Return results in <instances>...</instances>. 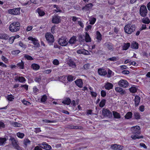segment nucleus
<instances>
[{
    "mask_svg": "<svg viewBox=\"0 0 150 150\" xmlns=\"http://www.w3.org/2000/svg\"><path fill=\"white\" fill-rule=\"evenodd\" d=\"M93 6L91 3H89L86 5V6L82 8V9L85 11H87L91 8Z\"/></svg>",
    "mask_w": 150,
    "mask_h": 150,
    "instance_id": "dca6fc26",
    "label": "nucleus"
},
{
    "mask_svg": "<svg viewBox=\"0 0 150 150\" xmlns=\"http://www.w3.org/2000/svg\"><path fill=\"white\" fill-rule=\"evenodd\" d=\"M20 52V51L19 50H16L12 51V53L13 54L17 55Z\"/></svg>",
    "mask_w": 150,
    "mask_h": 150,
    "instance_id": "4d7b16f0",
    "label": "nucleus"
},
{
    "mask_svg": "<svg viewBox=\"0 0 150 150\" xmlns=\"http://www.w3.org/2000/svg\"><path fill=\"white\" fill-rule=\"evenodd\" d=\"M134 117L136 119H139L140 118V114L137 112H135L134 113Z\"/></svg>",
    "mask_w": 150,
    "mask_h": 150,
    "instance_id": "79ce46f5",
    "label": "nucleus"
},
{
    "mask_svg": "<svg viewBox=\"0 0 150 150\" xmlns=\"http://www.w3.org/2000/svg\"><path fill=\"white\" fill-rule=\"evenodd\" d=\"M96 38L98 40V42H100L102 39V35L98 31L96 32Z\"/></svg>",
    "mask_w": 150,
    "mask_h": 150,
    "instance_id": "b1692460",
    "label": "nucleus"
},
{
    "mask_svg": "<svg viewBox=\"0 0 150 150\" xmlns=\"http://www.w3.org/2000/svg\"><path fill=\"white\" fill-rule=\"evenodd\" d=\"M142 22L146 24H149L150 22V21L148 17L143 18L142 20Z\"/></svg>",
    "mask_w": 150,
    "mask_h": 150,
    "instance_id": "c85d7f7f",
    "label": "nucleus"
},
{
    "mask_svg": "<svg viewBox=\"0 0 150 150\" xmlns=\"http://www.w3.org/2000/svg\"><path fill=\"white\" fill-rule=\"evenodd\" d=\"M16 80L18 81H19L21 83H23L25 81V79L23 77L21 76L18 77L16 79Z\"/></svg>",
    "mask_w": 150,
    "mask_h": 150,
    "instance_id": "4c0bfd02",
    "label": "nucleus"
},
{
    "mask_svg": "<svg viewBox=\"0 0 150 150\" xmlns=\"http://www.w3.org/2000/svg\"><path fill=\"white\" fill-rule=\"evenodd\" d=\"M60 21V17L57 16H54L52 19V22L55 24L59 23Z\"/></svg>",
    "mask_w": 150,
    "mask_h": 150,
    "instance_id": "f8f14e48",
    "label": "nucleus"
},
{
    "mask_svg": "<svg viewBox=\"0 0 150 150\" xmlns=\"http://www.w3.org/2000/svg\"><path fill=\"white\" fill-rule=\"evenodd\" d=\"M9 38L8 36L5 34H0V39L7 40Z\"/></svg>",
    "mask_w": 150,
    "mask_h": 150,
    "instance_id": "473e14b6",
    "label": "nucleus"
},
{
    "mask_svg": "<svg viewBox=\"0 0 150 150\" xmlns=\"http://www.w3.org/2000/svg\"><path fill=\"white\" fill-rule=\"evenodd\" d=\"M53 64L55 65H58L59 64V62L58 60L57 59H54L53 62Z\"/></svg>",
    "mask_w": 150,
    "mask_h": 150,
    "instance_id": "774afa93",
    "label": "nucleus"
},
{
    "mask_svg": "<svg viewBox=\"0 0 150 150\" xmlns=\"http://www.w3.org/2000/svg\"><path fill=\"white\" fill-rule=\"evenodd\" d=\"M101 96L103 97H104L106 96V93L105 91L104 90H102L101 92Z\"/></svg>",
    "mask_w": 150,
    "mask_h": 150,
    "instance_id": "e2e57ef3",
    "label": "nucleus"
},
{
    "mask_svg": "<svg viewBox=\"0 0 150 150\" xmlns=\"http://www.w3.org/2000/svg\"><path fill=\"white\" fill-rule=\"evenodd\" d=\"M66 128L69 129H79V127L77 126H74L73 125H68L66 126Z\"/></svg>",
    "mask_w": 150,
    "mask_h": 150,
    "instance_id": "e433bc0d",
    "label": "nucleus"
},
{
    "mask_svg": "<svg viewBox=\"0 0 150 150\" xmlns=\"http://www.w3.org/2000/svg\"><path fill=\"white\" fill-rule=\"evenodd\" d=\"M130 46L129 43H125L123 46V50H127Z\"/></svg>",
    "mask_w": 150,
    "mask_h": 150,
    "instance_id": "58836bf2",
    "label": "nucleus"
},
{
    "mask_svg": "<svg viewBox=\"0 0 150 150\" xmlns=\"http://www.w3.org/2000/svg\"><path fill=\"white\" fill-rule=\"evenodd\" d=\"M6 139L5 138H0V144L2 145L6 141Z\"/></svg>",
    "mask_w": 150,
    "mask_h": 150,
    "instance_id": "603ef678",
    "label": "nucleus"
},
{
    "mask_svg": "<svg viewBox=\"0 0 150 150\" xmlns=\"http://www.w3.org/2000/svg\"><path fill=\"white\" fill-rule=\"evenodd\" d=\"M113 115L115 118L119 119L121 118V116L119 113L117 112L113 111Z\"/></svg>",
    "mask_w": 150,
    "mask_h": 150,
    "instance_id": "2f4dec72",
    "label": "nucleus"
},
{
    "mask_svg": "<svg viewBox=\"0 0 150 150\" xmlns=\"http://www.w3.org/2000/svg\"><path fill=\"white\" fill-rule=\"evenodd\" d=\"M39 15L40 16H42L45 14V13L43 11L40 10L38 12Z\"/></svg>",
    "mask_w": 150,
    "mask_h": 150,
    "instance_id": "0e129e2a",
    "label": "nucleus"
},
{
    "mask_svg": "<svg viewBox=\"0 0 150 150\" xmlns=\"http://www.w3.org/2000/svg\"><path fill=\"white\" fill-rule=\"evenodd\" d=\"M67 39L64 37H62L58 40L59 44L62 46H65L68 44V42Z\"/></svg>",
    "mask_w": 150,
    "mask_h": 150,
    "instance_id": "39448f33",
    "label": "nucleus"
},
{
    "mask_svg": "<svg viewBox=\"0 0 150 150\" xmlns=\"http://www.w3.org/2000/svg\"><path fill=\"white\" fill-rule=\"evenodd\" d=\"M45 37L49 43L51 44L54 42L53 35L50 33H47L45 35Z\"/></svg>",
    "mask_w": 150,
    "mask_h": 150,
    "instance_id": "20e7f679",
    "label": "nucleus"
},
{
    "mask_svg": "<svg viewBox=\"0 0 150 150\" xmlns=\"http://www.w3.org/2000/svg\"><path fill=\"white\" fill-rule=\"evenodd\" d=\"M18 67L20 69H24V63L22 60L21 62H19L17 64Z\"/></svg>",
    "mask_w": 150,
    "mask_h": 150,
    "instance_id": "72a5a7b5",
    "label": "nucleus"
},
{
    "mask_svg": "<svg viewBox=\"0 0 150 150\" xmlns=\"http://www.w3.org/2000/svg\"><path fill=\"white\" fill-rule=\"evenodd\" d=\"M28 39L29 40L32 41L33 44L37 47H39L40 46V44L38 40L35 38H33L32 37H29Z\"/></svg>",
    "mask_w": 150,
    "mask_h": 150,
    "instance_id": "9b49d317",
    "label": "nucleus"
},
{
    "mask_svg": "<svg viewBox=\"0 0 150 150\" xmlns=\"http://www.w3.org/2000/svg\"><path fill=\"white\" fill-rule=\"evenodd\" d=\"M69 64L70 66L72 67H76V64L75 62L71 60L69 61Z\"/></svg>",
    "mask_w": 150,
    "mask_h": 150,
    "instance_id": "37998d69",
    "label": "nucleus"
},
{
    "mask_svg": "<svg viewBox=\"0 0 150 150\" xmlns=\"http://www.w3.org/2000/svg\"><path fill=\"white\" fill-rule=\"evenodd\" d=\"M130 92L132 93H135L137 92V88L135 87H131L129 89Z\"/></svg>",
    "mask_w": 150,
    "mask_h": 150,
    "instance_id": "de8ad7c7",
    "label": "nucleus"
},
{
    "mask_svg": "<svg viewBox=\"0 0 150 150\" xmlns=\"http://www.w3.org/2000/svg\"><path fill=\"white\" fill-rule=\"evenodd\" d=\"M125 32L127 34H131L135 30L134 25L128 24L125 25L124 28Z\"/></svg>",
    "mask_w": 150,
    "mask_h": 150,
    "instance_id": "f257e3e1",
    "label": "nucleus"
},
{
    "mask_svg": "<svg viewBox=\"0 0 150 150\" xmlns=\"http://www.w3.org/2000/svg\"><path fill=\"white\" fill-rule=\"evenodd\" d=\"M31 67L34 70H37L39 69L40 67L38 64L34 63L32 64Z\"/></svg>",
    "mask_w": 150,
    "mask_h": 150,
    "instance_id": "cd10ccee",
    "label": "nucleus"
},
{
    "mask_svg": "<svg viewBox=\"0 0 150 150\" xmlns=\"http://www.w3.org/2000/svg\"><path fill=\"white\" fill-rule=\"evenodd\" d=\"M31 3L36 4L37 3L36 1V0H30V1H28L27 3H24L23 4L24 5L30 4Z\"/></svg>",
    "mask_w": 150,
    "mask_h": 150,
    "instance_id": "a19ab883",
    "label": "nucleus"
},
{
    "mask_svg": "<svg viewBox=\"0 0 150 150\" xmlns=\"http://www.w3.org/2000/svg\"><path fill=\"white\" fill-rule=\"evenodd\" d=\"M111 147L114 150H121L122 149L123 146L115 144L112 145Z\"/></svg>",
    "mask_w": 150,
    "mask_h": 150,
    "instance_id": "ddd939ff",
    "label": "nucleus"
},
{
    "mask_svg": "<svg viewBox=\"0 0 150 150\" xmlns=\"http://www.w3.org/2000/svg\"><path fill=\"white\" fill-rule=\"evenodd\" d=\"M22 102L23 103L24 105H30V102L25 100H22Z\"/></svg>",
    "mask_w": 150,
    "mask_h": 150,
    "instance_id": "052dcab7",
    "label": "nucleus"
},
{
    "mask_svg": "<svg viewBox=\"0 0 150 150\" xmlns=\"http://www.w3.org/2000/svg\"><path fill=\"white\" fill-rule=\"evenodd\" d=\"M12 125L13 126L15 127H21V124L17 122H14Z\"/></svg>",
    "mask_w": 150,
    "mask_h": 150,
    "instance_id": "864d4df0",
    "label": "nucleus"
},
{
    "mask_svg": "<svg viewBox=\"0 0 150 150\" xmlns=\"http://www.w3.org/2000/svg\"><path fill=\"white\" fill-rule=\"evenodd\" d=\"M42 148L47 150H50L52 148L50 145H48L46 143L43 142L42 144Z\"/></svg>",
    "mask_w": 150,
    "mask_h": 150,
    "instance_id": "f3484780",
    "label": "nucleus"
},
{
    "mask_svg": "<svg viewBox=\"0 0 150 150\" xmlns=\"http://www.w3.org/2000/svg\"><path fill=\"white\" fill-rule=\"evenodd\" d=\"M140 127L139 126H137L132 127L131 128L132 133L133 134H140Z\"/></svg>",
    "mask_w": 150,
    "mask_h": 150,
    "instance_id": "1a4fd4ad",
    "label": "nucleus"
},
{
    "mask_svg": "<svg viewBox=\"0 0 150 150\" xmlns=\"http://www.w3.org/2000/svg\"><path fill=\"white\" fill-rule=\"evenodd\" d=\"M90 92L91 95L93 97H96L97 96V93L95 92L91 91Z\"/></svg>",
    "mask_w": 150,
    "mask_h": 150,
    "instance_id": "bf43d9fd",
    "label": "nucleus"
},
{
    "mask_svg": "<svg viewBox=\"0 0 150 150\" xmlns=\"http://www.w3.org/2000/svg\"><path fill=\"white\" fill-rule=\"evenodd\" d=\"M75 83L76 85L79 87H82L83 86V82L82 79H79L78 80H76Z\"/></svg>",
    "mask_w": 150,
    "mask_h": 150,
    "instance_id": "412c9836",
    "label": "nucleus"
},
{
    "mask_svg": "<svg viewBox=\"0 0 150 150\" xmlns=\"http://www.w3.org/2000/svg\"><path fill=\"white\" fill-rule=\"evenodd\" d=\"M20 8H16L13 9H10L8 10V11L9 13L11 14L17 15L20 13Z\"/></svg>",
    "mask_w": 150,
    "mask_h": 150,
    "instance_id": "0eeeda50",
    "label": "nucleus"
},
{
    "mask_svg": "<svg viewBox=\"0 0 150 150\" xmlns=\"http://www.w3.org/2000/svg\"><path fill=\"white\" fill-rule=\"evenodd\" d=\"M115 90L117 92L121 94H124L125 92V91L123 90L122 88L119 87H116Z\"/></svg>",
    "mask_w": 150,
    "mask_h": 150,
    "instance_id": "6ab92c4d",
    "label": "nucleus"
},
{
    "mask_svg": "<svg viewBox=\"0 0 150 150\" xmlns=\"http://www.w3.org/2000/svg\"><path fill=\"white\" fill-rule=\"evenodd\" d=\"M137 134H132L131 136V137L133 139L135 140L136 139H139L143 138V136H138Z\"/></svg>",
    "mask_w": 150,
    "mask_h": 150,
    "instance_id": "bb28decb",
    "label": "nucleus"
},
{
    "mask_svg": "<svg viewBox=\"0 0 150 150\" xmlns=\"http://www.w3.org/2000/svg\"><path fill=\"white\" fill-rule=\"evenodd\" d=\"M17 136L20 138H23L24 136V134L20 132H18L17 133Z\"/></svg>",
    "mask_w": 150,
    "mask_h": 150,
    "instance_id": "09e8293b",
    "label": "nucleus"
},
{
    "mask_svg": "<svg viewBox=\"0 0 150 150\" xmlns=\"http://www.w3.org/2000/svg\"><path fill=\"white\" fill-rule=\"evenodd\" d=\"M132 116V113L131 112H128L125 116V118L129 119L131 118Z\"/></svg>",
    "mask_w": 150,
    "mask_h": 150,
    "instance_id": "c9c22d12",
    "label": "nucleus"
},
{
    "mask_svg": "<svg viewBox=\"0 0 150 150\" xmlns=\"http://www.w3.org/2000/svg\"><path fill=\"white\" fill-rule=\"evenodd\" d=\"M85 40L86 42H89L91 41V38L87 32H86L85 33Z\"/></svg>",
    "mask_w": 150,
    "mask_h": 150,
    "instance_id": "4be33fe9",
    "label": "nucleus"
},
{
    "mask_svg": "<svg viewBox=\"0 0 150 150\" xmlns=\"http://www.w3.org/2000/svg\"><path fill=\"white\" fill-rule=\"evenodd\" d=\"M73 77L71 75H69L67 76V80L69 81H71L73 80Z\"/></svg>",
    "mask_w": 150,
    "mask_h": 150,
    "instance_id": "680f3d73",
    "label": "nucleus"
},
{
    "mask_svg": "<svg viewBox=\"0 0 150 150\" xmlns=\"http://www.w3.org/2000/svg\"><path fill=\"white\" fill-rule=\"evenodd\" d=\"M30 141L28 139H25L23 140V144L25 147L30 144Z\"/></svg>",
    "mask_w": 150,
    "mask_h": 150,
    "instance_id": "f704fd0d",
    "label": "nucleus"
},
{
    "mask_svg": "<svg viewBox=\"0 0 150 150\" xmlns=\"http://www.w3.org/2000/svg\"><path fill=\"white\" fill-rule=\"evenodd\" d=\"M146 28V25L145 24H143L142 27L139 29L140 31H141L145 29Z\"/></svg>",
    "mask_w": 150,
    "mask_h": 150,
    "instance_id": "69168bd1",
    "label": "nucleus"
},
{
    "mask_svg": "<svg viewBox=\"0 0 150 150\" xmlns=\"http://www.w3.org/2000/svg\"><path fill=\"white\" fill-rule=\"evenodd\" d=\"M104 86L106 89L109 90L112 88L113 85L111 83L108 82L105 84Z\"/></svg>",
    "mask_w": 150,
    "mask_h": 150,
    "instance_id": "aec40b11",
    "label": "nucleus"
},
{
    "mask_svg": "<svg viewBox=\"0 0 150 150\" xmlns=\"http://www.w3.org/2000/svg\"><path fill=\"white\" fill-rule=\"evenodd\" d=\"M77 52L79 54H83L86 55L87 54L88 52L85 50H79L77 51Z\"/></svg>",
    "mask_w": 150,
    "mask_h": 150,
    "instance_id": "c756f323",
    "label": "nucleus"
},
{
    "mask_svg": "<svg viewBox=\"0 0 150 150\" xmlns=\"http://www.w3.org/2000/svg\"><path fill=\"white\" fill-rule=\"evenodd\" d=\"M76 36H73L69 40V43L70 44H74L76 42Z\"/></svg>",
    "mask_w": 150,
    "mask_h": 150,
    "instance_id": "393cba45",
    "label": "nucleus"
},
{
    "mask_svg": "<svg viewBox=\"0 0 150 150\" xmlns=\"http://www.w3.org/2000/svg\"><path fill=\"white\" fill-rule=\"evenodd\" d=\"M96 21V18H91V20H89L90 21V24L91 25H93L95 23Z\"/></svg>",
    "mask_w": 150,
    "mask_h": 150,
    "instance_id": "8fccbe9b",
    "label": "nucleus"
},
{
    "mask_svg": "<svg viewBox=\"0 0 150 150\" xmlns=\"http://www.w3.org/2000/svg\"><path fill=\"white\" fill-rule=\"evenodd\" d=\"M98 72L99 74L102 76H105L107 74L106 71L104 69H99Z\"/></svg>",
    "mask_w": 150,
    "mask_h": 150,
    "instance_id": "a211bd4d",
    "label": "nucleus"
},
{
    "mask_svg": "<svg viewBox=\"0 0 150 150\" xmlns=\"http://www.w3.org/2000/svg\"><path fill=\"white\" fill-rule=\"evenodd\" d=\"M71 102V101L70 99L68 98H67L64 99V100L62 102V103L65 104L69 105L70 104Z\"/></svg>",
    "mask_w": 150,
    "mask_h": 150,
    "instance_id": "a878e982",
    "label": "nucleus"
},
{
    "mask_svg": "<svg viewBox=\"0 0 150 150\" xmlns=\"http://www.w3.org/2000/svg\"><path fill=\"white\" fill-rule=\"evenodd\" d=\"M53 7L55 9H54V11L57 13L58 12H62L59 7L56 5H53Z\"/></svg>",
    "mask_w": 150,
    "mask_h": 150,
    "instance_id": "7c9ffc66",
    "label": "nucleus"
},
{
    "mask_svg": "<svg viewBox=\"0 0 150 150\" xmlns=\"http://www.w3.org/2000/svg\"><path fill=\"white\" fill-rule=\"evenodd\" d=\"M131 47L133 49H137L138 48L139 44L136 42H133L131 44Z\"/></svg>",
    "mask_w": 150,
    "mask_h": 150,
    "instance_id": "5701e85b",
    "label": "nucleus"
},
{
    "mask_svg": "<svg viewBox=\"0 0 150 150\" xmlns=\"http://www.w3.org/2000/svg\"><path fill=\"white\" fill-rule=\"evenodd\" d=\"M20 24L18 22H14L12 23L10 25L9 29L12 32H16L20 29Z\"/></svg>",
    "mask_w": 150,
    "mask_h": 150,
    "instance_id": "f03ea898",
    "label": "nucleus"
},
{
    "mask_svg": "<svg viewBox=\"0 0 150 150\" xmlns=\"http://www.w3.org/2000/svg\"><path fill=\"white\" fill-rule=\"evenodd\" d=\"M41 76H38L36 77L35 78V79H34V80L36 82H38V83H40V82L41 81Z\"/></svg>",
    "mask_w": 150,
    "mask_h": 150,
    "instance_id": "49530a36",
    "label": "nucleus"
},
{
    "mask_svg": "<svg viewBox=\"0 0 150 150\" xmlns=\"http://www.w3.org/2000/svg\"><path fill=\"white\" fill-rule=\"evenodd\" d=\"M1 59L5 63H6L8 62V59L4 56H2L1 57Z\"/></svg>",
    "mask_w": 150,
    "mask_h": 150,
    "instance_id": "6e6d98bb",
    "label": "nucleus"
},
{
    "mask_svg": "<svg viewBox=\"0 0 150 150\" xmlns=\"http://www.w3.org/2000/svg\"><path fill=\"white\" fill-rule=\"evenodd\" d=\"M24 57L28 60H32L33 59L31 56L26 54L24 55Z\"/></svg>",
    "mask_w": 150,
    "mask_h": 150,
    "instance_id": "c03bdc74",
    "label": "nucleus"
},
{
    "mask_svg": "<svg viewBox=\"0 0 150 150\" xmlns=\"http://www.w3.org/2000/svg\"><path fill=\"white\" fill-rule=\"evenodd\" d=\"M147 10L146 6L144 5L142 6L140 8L139 13L142 17H145L146 15Z\"/></svg>",
    "mask_w": 150,
    "mask_h": 150,
    "instance_id": "423d86ee",
    "label": "nucleus"
},
{
    "mask_svg": "<svg viewBox=\"0 0 150 150\" xmlns=\"http://www.w3.org/2000/svg\"><path fill=\"white\" fill-rule=\"evenodd\" d=\"M15 40L13 36L10 37L9 40V42L10 44H12Z\"/></svg>",
    "mask_w": 150,
    "mask_h": 150,
    "instance_id": "13d9d810",
    "label": "nucleus"
},
{
    "mask_svg": "<svg viewBox=\"0 0 150 150\" xmlns=\"http://www.w3.org/2000/svg\"><path fill=\"white\" fill-rule=\"evenodd\" d=\"M117 57H113L111 58H109L107 60L111 61H115L118 60Z\"/></svg>",
    "mask_w": 150,
    "mask_h": 150,
    "instance_id": "3c124183",
    "label": "nucleus"
},
{
    "mask_svg": "<svg viewBox=\"0 0 150 150\" xmlns=\"http://www.w3.org/2000/svg\"><path fill=\"white\" fill-rule=\"evenodd\" d=\"M47 97L46 95H44L42 96L41 98V101L43 102H45L47 100Z\"/></svg>",
    "mask_w": 150,
    "mask_h": 150,
    "instance_id": "5fc2aeb1",
    "label": "nucleus"
},
{
    "mask_svg": "<svg viewBox=\"0 0 150 150\" xmlns=\"http://www.w3.org/2000/svg\"><path fill=\"white\" fill-rule=\"evenodd\" d=\"M90 67V64H85L84 66V69H85L87 70Z\"/></svg>",
    "mask_w": 150,
    "mask_h": 150,
    "instance_id": "338daca9",
    "label": "nucleus"
},
{
    "mask_svg": "<svg viewBox=\"0 0 150 150\" xmlns=\"http://www.w3.org/2000/svg\"><path fill=\"white\" fill-rule=\"evenodd\" d=\"M118 84L120 87L126 88L128 86V83L125 80L121 79L118 82Z\"/></svg>",
    "mask_w": 150,
    "mask_h": 150,
    "instance_id": "6e6552de",
    "label": "nucleus"
},
{
    "mask_svg": "<svg viewBox=\"0 0 150 150\" xmlns=\"http://www.w3.org/2000/svg\"><path fill=\"white\" fill-rule=\"evenodd\" d=\"M9 140L11 142L12 145L15 149L18 150H22L18 145V141L17 139L11 137Z\"/></svg>",
    "mask_w": 150,
    "mask_h": 150,
    "instance_id": "7ed1b4c3",
    "label": "nucleus"
},
{
    "mask_svg": "<svg viewBox=\"0 0 150 150\" xmlns=\"http://www.w3.org/2000/svg\"><path fill=\"white\" fill-rule=\"evenodd\" d=\"M102 113L105 117H108L110 118L112 116V113L109 110L107 109H103L102 111Z\"/></svg>",
    "mask_w": 150,
    "mask_h": 150,
    "instance_id": "9d476101",
    "label": "nucleus"
},
{
    "mask_svg": "<svg viewBox=\"0 0 150 150\" xmlns=\"http://www.w3.org/2000/svg\"><path fill=\"white\" fill-rule=\"evenodd\" d=\"M141 98L138 96H136L134 99V105L136 107L137 106L139 105V103L140 101Z\"/></svg>",
    "mask_w": 150,
    "mask_h": 150,
    "instance_id": "2eb2a0df",
    "label": "nucleus"
},
{
    "mask_svg": "<svg viewBox=\"0 0 150 150\" xmlns=\"http://www.w3.org/2000/svg\"><path fill=\"white\" fill-rule=\"evenodd\" d=\"M104 46L110 50L113 49V46L112 44L110 42H106L104 44Z\"/></svg>",
    "mask_w": 150,
    "mask_h": 150,
    "instance_id": "4468645a",
    "label": "nucleus"
},
{
    "mask_svg": "<svg viewBox=\"0 0 150 150\" xmlns=\"http://www.w3.org/2000/svg\"><path fill=\"white\" fill-rule=\"evenodd\" d=\"M106 100L105 99L102 100L100 103L99 106L100 107H103L105 105Z\"/></svg>",
    "mask_w": 150,
    "mask_h": 150,
    "instance_id": "a18cd8bd",
    "label": "nucleus"
},
{
    "mask_svg": "<svg viewBox=\"0 0 150 150\" xmlns=\"http://www.w3.org/2000/svg\"><path fill=\"white\" fill-rule=\"evenodd\" d=\"M7 99L8 100L12 101L14 99V96L11 94L8 95L7 97Z\"/></svg>",
    "mask_w": 150,
    "mask_h": 150,
    "instance_id": "ea45409f",
    "label": "nucleus"
}]
</instances>
